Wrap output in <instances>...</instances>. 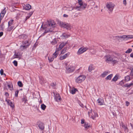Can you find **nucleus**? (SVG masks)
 <instances>
[{"label": "nucleus", "instance_id": "37998d69", "mask_svg": "<svg viewBox=\"0 0 133 133\" xmlns=\"http://www.w3.org/2000/svg\"><path fill=\"white\" fill-rule=\"evenodd\" d=\"M121 37V36H115V38L117 39L119 41L121 39V37Z\"/></svg>", "mask_w": 133, "mask_h": 133}, {"label": "nucleus", "instance_id": "58836bf2", "mask_svg": "<svg viewBox=\"0 0 133 133\" xmlns=\"http://www.w3.org/2000/svg\"><path fill=\"white\" fill-rule=\"evenodd\" d=\"M51 43L52 45H55L57 43V42L55 39H54L51 42Z\"/></svg>", "mask_w": 133, "mask_h": 133}, {"label": "nucleus", "instance_id": "f03ea898", "mask_svg": "<svg viewBox=\"0 0 133 133\" xmlns=\"http://www.w3.org/2000/svg\"><path fill=\"white\" fill-rule=\"evenodd\" d=\"M104 58L107 62L109 61H112L113 63H115L118 62L117 58L112 55H105L104 56Z\"/></svg>", "mask_w": 133, "mask_h": 133}, {"label": "nucleus", "instance_id": "6ab92c4d", "mask_svg": "<svg viewBox=\"0 0 133 133\" xmlns=\"http://www.w3.org/2000/svg\"><path fill=\"white\" fill-rule=\"evenodd\" d=\"M132 86H133V83H130L129 84L127 83L124 85V86L125 87H127L128 88H129Z\"/></svg>", "mask_w": 133, "mask_h": 133}, {"label": "nucleus", "instance_id": "423d86ee", "mask_svg": "<svg viewBox=\"0 0 133 133\" xmlns=\"http://www.w3.org/2000/svg\"><path fill=\"white\" fill-rule=\"evenodd\" d=\"M85 76L84 75H80L76 79V82L77 83H81L85 79Z\"/></svg>", "mask_w": 133, "mask_h": 133}, {"label": "nucleus", "instance_id": "09e8293b", "mask_svg": "<svg viewBox=\"0 0 133 133\" xmlns=\"http://www.w3.org/2000/svg\"><path fill=\"white\" fill-rule=\"evenodd\" d=\"M13 63L14 64V65L15 66H17V62L15 60L13 62Z\"/></svg>", "mask_w": 133, "mask_h": 133}, {"label": "nucleus", "instance_id": "20e7f679", "mask_svg": "<svg viewBox=\"0 0 133 133\" xmlns=\"http://www.w3.org/2000/svg\"><path fill=\"white\" fill-rule=\"evenodd\" d=\"M115 6L114 4L112 2H109L107 3L106 7L110 12H112Z\"/></svg>", "mask_w": 133, "mask_h": 133}, {"label": "nucleus", "instance_id": "a18cd8bd", "mask_svg": "<svg viewBox=\"0 0 133 133\" xmlns=\"http://www.w3.org/2000/svg\"><path fill=\"white\" fill-rule=\"evenodd\" d=\"M132 51V49H129L125 52L126 53H130Z\"/></svg>", "mask_w": 133, "mask_h": 133}, {"label": "nucleus", "instance_id": "1a4fd4ad", "mask_svg": "<svg viewBox=\"0 0 133 133\" xmlns=\"http://www.w3.org/2000/svg\"><path fill=\"white\" fill-rule=\"evenodd\" d=\"M97 102L98 105H102L105 104L104 100L101 98H98L97 101Z\"/></svg>", "mask_w": 133, "mask_h": 133}, {"label": "nucleus", "instance_id": "6e6552de", "mask_svg": "<svg viewBox=\"0 0 133 133\" xmlns=\"http://www.w3.org/2000/svg\"><path fill=\"white\" fill-rule=\"evenodd\" d=\"M88 113L89 116H91V118L93 119H94L96 117L98 116L97 114L94 111H92L91 112H89Z\"/></svg>", "mask_w": 133, "mask_h": 133}, {"label": "nucleus", "instance_id": "de8ad7c7", "mask_svg": "<svg viewBox=\"0 0 133 133\" xmlns=\"http://www.w3.org/2000/svg\"><path fill=\"white\" fill-rule=\"evenodd\" d=\"M127 38H133V35H127Z\"/></svg>", "mask_w": 133, "mask_h": 133}, {"label": "nucleus", "instance_id": "c03bdc74", "mask_svg": "<svg viewBox=\"0 0 133 133\" xmlns=\"http://www.w3.org/2000/svg\"><path fill=\"white\" fill-rule=\"evenodd\" d=\"M0 72L1 75L5 76V74L4 73V71L3 69H2L1 70H0Z\"/></svg>", "mask_w": 133, "mask_h": 133}, {"label": "nucleus", "instance_id": "e2e57ef3", "mask_svg": "<svg viewBox=\"0 0 133 133\" xmlns=\"http://www.w3.org/2000/svg\"><path fill=\"white\" fill-rule=\"evenodd\" d=\"M3 34V32H0V37L2 36Z\"/></svg>", "mask_w": 133, "mask_h": 133}, {"label": "nucleus", "instance_id": "b1692460", "mask_svg": "<svg viewBox=\"0 0 133 133\" xmlns=\"http://www.w3.org/2000/svg\"><path fill=\"white\" fill-rule=\"evenodd\" d=\"M83 127H84L86 130L90 128V125L87 123H84Z\"/></svg>", "mask_w": 133, "mask_h": 133}, {"label": "nucleus", "instance_id": "72a5a7b5", "mask_svg": "<svg viewBox=\"0 0 133 133\" xmlns=\"http://www.w3.org/2000/svg\"><path fill=\"white\" fill-rule=\"evenodd\" d=\"M14 20L13 19H11L8 22V26H11L12 25L13 23Z\"/></svg>", "mask_w": 133, "mask_h": 133}, {"label": "nucleus", "instance_id": "ea45409f", "mask_svg": "<svg viewBox=\"0 0 133 133\" xmlns=\"http://www.w3.org/2000/svg\"><path fill=\"white\" fill-rule=\"evenodd\" d=\"M78 3L80 6L84 4L82 0H78Z\"/></svg>", "mask_w": 133, "mask_h": 133}, {"label": "nucleus", "instance_id": "338daca9", "mask_svg": "<svg viewBox=\"0 0 133 133\" xmlns=\"http://www.w3.org/2000/svg\"><path fill=\"white\" fill-rule=\"evenodd\" d=\"M122 127L123 128H124L125 129H127V127L124 125H122Z\"/></svg>", "mask_w": 133, "mask_h": 133}, {"label": "nucleus", "instance_id": "393cba45", "mask_svg": "<svg viewBox=\"0 0 133 133\" xmlns=\"http://www.w3.org/2000/svg\"><path fill=\"white\" fill-rule=\"evenodd\" d=\"M129 69L131 71L130 75L131 76H133V66H131L129 67Z\"/></svg>", "mask_w": 133, "mask_h": 133}, {"label": "nucleus", "instance_id": "c756f323", "mask_svg": "<svg viewBox=\"0 0 133 133\" xmlns=\"http://www.w3.org/2000/svg\"><path fill=\"white\" fill-rule=\"evenodd\" d=\"M58 55V52H55L52 55V56L54 58H56Z\"/></svg>", "mask_w": 133, "mask_h": 133}, {"label": "nucleus", "instance_id": "5fc2aeb1", "mask_svg": "<svg viewBox=\"0 0 133 133\" xmlns=\"http://www.w3.org/2000/svg\"><path fill=\"white\" fill-rule=\"evenodd\" d=\"M73 9H74V7H71L69 8L68 10L69 11H71Z\"/></svg>", "mask_w": 133, "mask_h": 133}, {"label": "nucleus", "instance_id": "aec40b11", "mask_svg": "<svg viewBox=\"0 0 133 133\" xmlns=\"http://www.w3.org/2000/svg\"><path fill=\"white\" fill-rule=\"evenodd\" d=\"M54 58L52 56H50L48 57V59L50 62H52L54 60Z\"/></svg>", "mask_w": 133, "mask_h": 133}, {"label": "nucleus", "instance_id": "ddd939ff", "mask_svg": "<svg viewBox=\"0 0 133 133\" xmlns=\"http://www.w3.org/2000/svg\"><path fill=\"white\" fill-rule=\"evenodd\" d=\"M38 127L39 128L42 130L44 129V123L41 122L38 125Z\"/></svg>", "mask_w": 133, "mask_h": 133}, {"label": "nucleus", "instance_id": "a878e982", "mask_svg": "<svg viewBox=\"0 0 133 133\" xmlns=\"http://www.w3.org/2000/svg\"><path fill=\"white\" fill-rule=\"evenodd\" d=\"M22 44L24 45H28V46L30 45V43L28 41H26L22 42Z\"/></svg>", "mask_w": 133, "mask_h": 133}, {"label": "nucleus", "instance_id": "0e129e2a", "mask_svg": "<svg viewBox=\"0 0 133 133\" xmlns=\"http://www.w3.org/2000/svg\"><path fill=\"white\" fill-rule=\"evenodd\" d=\"M130 56L131 57L133 58V52L130 55Z\"/></svg>", "mask_w": 133, "mask_h": 133}, {"label": "nucleus", "instance_id": "8fccbe9b", "mask_svg": "<svg viewBox=\"0 0 133 133\" xmlns=\"http://www.w3.org/2000/svg\"><path fill=\"white\" fill-rule=\"evenodd\" d=\"M18 92H19V91L18 90H17L15 92V96L16 97H17L18 96Z\"/></svg>", "mask_w": 133, "mask_h": 133}, {"label": "nucleus", "instance_id": "4be33fe9", "mask_svg": "<svg viewBox=\"0 0 133 133\" xmlns=\"http://www.w3.org/2000/svg\"><path fill=\"white\" fill-rule=\"evenodd\" d=\"M94 68L92 65H89L88 68V71L89 72H91L94 69Z\"/></svg>", "mask_w": 133, "mask_h": 133}, {"label": "nucleus", "instance_id": "c9c22d12", "mask_svg": "<svg viewBox=\"0 0 133 133\" xmlns=\"http://www.w3.org/2000/svg\"><path fill=\"white\" fill-rule=\"evenodd\" d=\"M27 101V97L25 96H24L22 98V102H24L25 103Z\"/></svg>", "mask_w": 133, "mask_h": 133}, {"label": "nucleus", "instance_id": "5701e85b", "mask_svg": "<svg viewBox=\"0 0 133 133\" xmlns=\"http://www.w3.org/2000/svg\"><path fill=\"white\" fill-rule=\"evenodd\" d=\"M62 36L63 37V38H66L69 37L70 36L69 35L66 34L65 33H64L62 34Z\"/></svg>", "mask_w": 133, "mask_h": 133}, {"label": "nucleus", "instance_id": "4c0bfd02", "mask_svg": "<svg viewBox=\"0 0 133 133\" xmlns=\"http://www.w3.org/2000/svg\"><path fill=\"white\" fill-rule=\"evenodd\" d=\"M77 91V90L76 89L74 88L72 89L71 91V92L72 94H75L76 91Z\"/></svg>", "mask_w": 133, "mask_h": 133}, {"label": "nucleus", "instance_id": "cd10ccee", "mask_svg": "<svg viewBox=\"0 0 133 133\" xmlns=\"http://www.w3.org/2000/svg\"><path fill=\"white\" fill-rule=\"evenodd\" d=\"M28 45H22L20 46V48L22 50H23L26 49L28 47Z\"/></svg>", "mask_w": 133, "mask_h": 133}, {"label": "nucleus", "instance_id": "13d9d810", "mask_svg": "<svg viewBox=\"0 0 133 133\" xmlns=\"http://www.w3.org/2000/svg\"><path fill=\"white\" fill-rule=\"evenodd\" d=\"M123 4L125 5H126L127 4L126 0H124L123 1Z\"/></svg>", "mask_w": 133, "mask_h": 133}, {"label": "nucleus", "instance_id": "0eeeda50", "mask_svg": "<svg viewBox=\"0 0 133 133\" xmlns=\"http://www.w3.org/2000/svg\"><path fill=\"white\" fill-rule=\"evenodd\" d=\"M87 49L88 48L86 47H81L78 49L77 54L78 55H80L86 51Z\"/></svg>", "mask_w": 133, "mask_h": 133}, {"label": "nucleus", "instance_id": "a211bd4d", "mask_svg": "<svg viewBox=\"0 0 133 133\" xmlns=\"http://www.w3.org/2000/svg\"><path fill=\"white\" fill-rule=\"evenodd\" d=\"M24 9L26 10H29L31 9V6L29 4H26L24 7Z\"/></svg>", "mask_w": 133, "mask_h": 133}, {"label": "nucleus", "instance_id": "7ed1b4c3", "mask_svg": "<svg viewBox=\"0 0 133 133\" xmlns=\"http://www.w3.org/2000/svg\"><path fill=\"white\" fill-rule=\"evenodd\" d=\"M75 67L72 65H69L66 66V72L67 73H70L74 72Z\"/></svg>", "mask_w": 133, "mask_h": 133}, {"label": "nucleus", "instance_id": "bb28decb", "mask_svg": "<svg viewBox=\"0 0 133 133\" xmlns=\"http://www.w3.org/2000/svg\"><path fill=\"white\" fill-rule=\"evenodd\" d=\"M108 71H104L102 74L101 76L103 77H104L106 76H107L108 74Z\"/></svg>", "mask_w": 133, "mask_h": 133}, {"label": "nucleus", "instance_id": "774afa93", "mask_svg": "<svg viewBox=\"0 0 133 133\" xmlns=\"http://www.w3.org/2000/svg\"><path fill=\"white\" fill-rule=\"evenodd\" d=\"M131 124V127L133 129V125H132V124Z\"/></svg>", "mask_w": 133, "mask_h": 133}, {"label": "nucleus", "instance_id": "9b49d317", "mask_svg": "<svg viewBox=\"0 0 133 133\" xmlns=\"http://www.w3.org/2000/svg\"><path fill=\"white\" fill-rule=\"evenodd\" d=\"M6 8H5L2 11L0 15V22L2 19L3 18L5 14L6 13V11L5 10Z\"/></svg>", "mask_w": 133, "mask_h": 133}, {"label": "nucleus", "instance_id": "052dcab7", "mask_svg": "<svg viewBox=\"0 0 133 133\" xmlns=\"http://www.w3.org/2000/svg\"><path fill=\"white\" fill-rule=\"evenodd\" d=\"M81 123L82 124L84 123V120L83 119H82L81 120Z\"/></svg>", "mask_w": 133, "mask_h": 133}, {"label": "nucleus", "instance_id": "4d7b16f0", "mask_svg": "<svg viewBox=\"0 0 133 133\" xmlns=\"http://www.w3.org/2000/svg\"><path fill=\"white\" fill-rule=\"evenodd\" d=\"M129 104V103L128 101L126 102V105L127 106H128Z\"/></svg>", "mask_w": 133, "mask_h": 133}, {"label": "nucleus", "instance_id": "bf43d9fd", "mask_svg": "<svg viewBox=\"0 0 133 133\" xmlns=\"http://www.w3.org/2000/svg\"><path fill=\"white\" fill-rule=\"evenodd\" d=\"M79 104L83 108L84 106V105L82 103H80Z\"/></svg>", "mask_w": 133, "mask_h": 133}, {"label": "nucleus", "instance_id": "e433bc0d", "mask_svg": "<svg viewBox=\"0 0 133 133\" xmlns=\"http://www.w3.org/2000/svg\"><path fill=\"white\" fill-rule=\"evenodd\" d=\"M74 9L78 11H81L80 6L74 7Z\"/></svg>", "mask_w": 133, "mask_h": 133}, {"label": "nucleus", "instance_id": "4468645a", "mask_svg": "<svg viewBox=\"0 0 133 133\" xmlns=\"http://www.w3.org/2000/svg\"><path fill=\"white\" fill-rule=\"evenodd\" d=\"M5 101L7 102L8 104L12 108H13L14 107V106L13 105H12V103L11 102L10 100L7 99L6 98L5 99Z\"/></svg>", "mask_w": 133, "mask_h": 133}, {"label": "nucleus", "instance_id": "f704fd0d", "mask_svg": "<svg viewBox=\"0 0 133 133\" xmlns=\"http://www.w3.org/2000/svg\"><path fill=\"white\" fill-rule=\"evenodd\" d=\"M130 80V76L129 75H127L125 76V80L126 82H128Z\"/></svg>", "mask_w": 133, "mask_h": 133}, {"label": "nucleus", "instance_id": "2f4dec72", "mask_svg": "<svg viewBox=\"0 0 133 133\" xmlns=\"http://www.w3.org/2000/svg\"><path fill=\"white\" fill-rule=\"evenodd\" d=\"M8 88L10 89V90H12L13 89V85L11 83L8 84Z\"/></svg>", "mask_w": 133, "mask_h": 133}, {"label": "nucleus", "instance_id": "c85d7f7f", "mask_svg": "<svg viewBox=\"0 0 133 133\" xmlns=\"http://www.w3.org/2000/svg\"><path fill=\"white\" fill-rule=\"evenodd\" d=\"M113 76V74H111L105 78L106 80H110Z\"/></svg>", "mask_w": 133, "mask_h": 133}, {"label": "nucleus", "instance_id": "dca6fc26", "mask_svg": "<svg viewBox=\"0 0 133 133\" xmlns=\"http://www.w3.org/2000/svg\"><path fill=\"white\" fill-rule=\"evenodd\" d=\"M14 58H20V54L19 53L15 52L14 55Z\"/></svg>", "mask_w": 133, "mask_h": 133}, {"label": "nucleus", "instance_id": "473e14b6", "mask_svg": "<svg viewBox=\"0 0 133 133\" xmlns=\"http://www.w3.org/2000/svg\"><path fill=\"white\" fill-rule=\"evenodd\" d=\"M46 107V106L44 104H43L41 105V108L43 110H45Z\"/></svg>", "mask_w": 133, "mask_h": 133}, {"label": "nucleus", "instance_id": "9d476101", "mask_svg": "<svg viewBox=\"0 0 133 133\" xmlns=\"http://www.w3.org/2000/svg\"><path fill=\"white\" fill-rule=\"evenodd\" d=\"M54 99L56 101L59 102L61 99V98L59 94H57L55 95L54 96Z\"/></svg>", "mask_w": 133, "mask_h": 133}, {"label": "nucleus", "instance_id": "f3484780", "mask_svg": "<svg viewBox=\"0 0 133 133\" xmlns=\"http://www.w3.org/2000/svg\"><path fill=\"white\" fill-rule=\"evenodd\" d=\"M87 4L85 3H84V4L83 5H82L81 6H80V8H81V10L82 11L83 10L85 9L86 7L87 6Z\"/></svg>", "mask_w": 133, "mask_h": 133}, {"label": "nucleus", "instance_id": "69168bd1", "mask_svg": "<svg viewBox=\"0 0 133 133\" xmlns=\"http://www.w3.org/2000/svg\"><path fill=\"white\" fill-rule=\"evenodd\" d=\"M63 16L64 17H67L68 16L66 14H64L63 15Z\"/></svg>", "mask_w": 133, "mask_h": 133}, {"label": "nucleus", "instance_id": "2eb2a0df", "mask_svg": "<svg viewBox=\"0 0 133 133\" xmlns=\"http://www.w3.org/2000/svg\"><path fill=\"white\" fill-rule=\"evenodd\" d=\"M27 37V36L24 34H22L18 36L19 38V39H26Z\"/></svg>", "mask_w": 133, "mask_h": 133}, {"label": "nucleus", "instance_id": "3c124183", "mask_svg": "<svg viewBox=\"0 0 133 133\" xmlns=\"http://www.w3.org/2000/svg\"><path fill=\"white\" fill-rule=\"evenodd\" d=\"M61 48L59 46L58 48H56V52H58L61 49Z\"/></svg>", "mask_w": 133, "mask_h": 133}, {"label": "nucleus", "instance_id": "864d4df0", "mask_svg": "<svg viewBox=\"0 0 133 133\" xmlns=\"http://www.w3.org/2000/svg\"><path fill=\"white\" fill-rule=\"evenodd\" d=\"M33 11H32L31 12H30V13H29V14H28V16H29L30 17L32 15V14H33Z\"/></svg>", "mask_w": 133, "mask_h": 133}, {"label": "nucleus", "instance_id": "412c9836", "mask_svg": "<svg viewBox=\"0 0 133 133\" xmlns=\"http://www.w3.org/2000/svg\"><path fill=\"white\" fill-rule=\"evenodd\" d=\"M66 42H63L61 43L59 45V47L62 49L63 47L67 44Z\"/></svg>", "mask_w": 133, "mask_h": 133}, {"label": "nucleus", "instance_id": "680f3d73", "mask_svg": "<svg viewBox=\"0 0 133 133\" xmlns=\"http://www.w3.org/2000/svg\"><path fill=\"white\" fill-rule=\"evenodd\" d=\"M30 17L29 16H27L25 18V21H26L27 19H28V18H29Z\"/></svg>", "mask_w": 133, "mask_h": 133}, {"label": "nucleus", "instance_id": "6e6d98bb", "mask_svg": "<svg viewBox=\"0 0 133 133\" xmlns=\"http://www.w3.org/2000/svg\"><path fill=\"white\" fill-rule=\"evenodd\" d=\"M4 95L7 97H8L9 95V94L7 92H6L5 93Z\"/></svg>", "mask_w": 133, "mask_h": 133}, {"label": "nucleus", "instance_id": "39448f33", "mask_svg": "<svg viewBox=\"0 0 133 133\" xmlns=\"http://www.w3.org/2000/svg\"><path fill=\"white\" fill-rule=\"evenodd\" d=\"M61 26L62 27L66 29L67 30H70L71 29V26L69 24L63 22H61Z\"/></svg>", "mask_w": 133, "mask_h": 133}, {"label": "nucleus", "instance_id": "603ef678", "mask_svg": "<svg viewBox=\"0 0 133 133\" xmlns=\"http://www.w3.org/2000/svg\"><path fill=\"white\" fill-rule=\"evenodd\" d=\"M56 84L55 83H52L50 85L52 87H55L56 86Z\"/></svg>", "mask_w": 133, "mask_h": 133}, {"label": "nucleus", "instance_id": "49530a36", "mask_svg": "<svg viewBox=\"0 0 133 133\" xmlns=\"http://www.w3.org/2000/svg\"><path fill=\"white\" fill-rule=\"evenodd\" d=\"M66 49H63L61 52V54H63L65 53L66 52Z\"/></svg>", "mask_w": 133, "mask_h": 133}, {"label": "nucleus", "instance_id": "79ce46f5", "mask_svg": "<svg viewBox=\"0 0 133 133\" xmlns=\"http://www.w3.org/2000/svg\"><path fill=\"white\" fill-rule=\"evenodd\" d=\"M18 85L20 87H22L23 86V84L22 82L20 81H18Z\"/></svg>", "mask_w": 133, "mask_h": 133}, {"label": "nucleus", "instance_id": "f257e3e1", "mask_svg": "<svg viewBox=\"0 0 133 133\" xmlns=\"http://www.w3.org/2000/svg\"><path fill=\"white\" fill-rule=\"evenodd\" d=\"M48 25L43 26L42 25L41 28L45 30L44 33L42 34L43 36L47 33L53 31L54 28L56 26V24L54 21L53 20L48 21Z\"/></svg>", "mask_w": 133, "mask_h": 133}, {"label": "nucleus", "instance_id": "a19ab883", "mask_svg": "<svg viewBox=\"0 0 133 133\" xmlns=\"http://www.w3.org/2000/svg\"><path fill=\"white\" fill-rule=\"evenodd\" d=\"M121 39L122 38L123 40L125 39L127 40V35H123V36H121Z\"/></svg>", "mask_w": 133, "mask_h": 133}, {"label": "nucleus", "instance_id": "f8f14e48", "mask_svg": "<svg viewBox=\"0 0 133 133\" xmlns=\"http://www.w3.org/2000/svg\"><path fill=\"white\" fill-rule=\"evenodd\" d=\"M70 54V53L68 52L65 54L63 56H61L59 57V59L61 60H63L64 59H65L68 56H69Z\"/></svg>", "mask_w": 133, "mask_h": 133}, {"label": "nucleus", "instance_id": "7c9ffc66", "mask_svg": "<svg viewBox=\"0 0 133 133\" xmlns=\"http://www.w3.org/2000/svg\"><path fill=\"white\" fill-rule=\"evenodd\" d=\"M118 79V76L117 75H116L114 78L112 80V81H114L115 82Z\"/></svg>", "mask_w": 133, "mask_h": 133}]
</instances>
